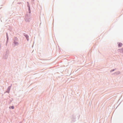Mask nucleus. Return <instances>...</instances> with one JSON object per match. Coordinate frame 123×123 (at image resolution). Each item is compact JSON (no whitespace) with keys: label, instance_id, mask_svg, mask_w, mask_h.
Segmentation results:
<instances>
[{"label":"nucleus","instance_id":"3","mask_svg":"<svg viewBox=\"0 0 123 123\" xmlns=\"http://www.w3.org/2000/svg\"><path fill=\"white\" fill-rule=\"evenodd\" d=\"M11 108L12 109H13L14 108V107L13 106H12L11 107Z\"/></svg>","mask_w":123,"mask_h":123},{"label":"nucleus","instance_id":"1","mask_svg":"<svg viewBox=\"0 0 123 123\" xmlns=\"http://www.w3.org/2000/svg\"><path fill=\"white\" fill-rule=\"evenodd\" d=\"M122 43H119V44H118L119 46L120 47H121L122 46Z\"/></svg>","mask_w":123,"mask_h":123},{"label":"nucleus","instance_id":"2","mask_svg":"<svg viewBox=\"0 0 123 123\" xmlns=\"http://www.w3.org/2000/svg\"><path fill=\"white\" fill-rule=\"evenodd\" d=\"M25 37H26V38L27 39V40H28V36H27V35H26L25 36Z\"/></svg>","mask_w":123,"mask_h":123}]
</instances>
